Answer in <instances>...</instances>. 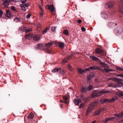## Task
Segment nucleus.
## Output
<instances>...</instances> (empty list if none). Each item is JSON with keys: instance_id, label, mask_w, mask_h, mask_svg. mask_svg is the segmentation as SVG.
Returning a JSON list of instances; mask_svg holds the SVG:
<instances>
[{"instance_id": "obj_1", "label": "nucleus", "mask_w": 123, "mask_h": 123, "mask_svg": "<svg viewBox=\"0 0 123 123\" xmlns=\"http://www.w3.org/2000/svg\"><path fill=\"white\" fill-rule=\"evenodd\" d=\"M98 103V101H95L91 102L89 105L86 111V115L88 116L90 114L94 108L97 106Z\"/></svg>"}, {"instance_id": "obj_2", "label": "nucleus", "mask_w": 123, "mask_h": 123, "mask_svg": "<svg viewBox=\"0 0 123 123\" xmlns=\"http://www.w3.org/2000/svg\"><path fill=\"white\" fill-rule=\"evenodd\" d=\"M110 92V91L108 90L99 91V90H94L92 92L91 96L92 98H95L98 96H101L102 94Z\"/></svg>"}, {"instance_id": "obj_3", "label": "nucleus", "mask_w": 123, "mask_h": 123, "mask_svg": "<svg viewBox=\"0 0 123 123\" xmlns=\"http://www.w3.org/2000/svg\"><path fill=\"white\" fill-rule=\"evenodd\" d=\"M112 14V12L111 11H110L108 12L107 13L104 12L101 13V16L102 18L105 20H107L110 18Z\"/></svg>"}, {"instance_id": "obj_4", "label": "nucleus", "mask_w": 123, "mask_h": 123, "mask_svg": "<svg viewBox=\"0 0 123 123\" xmlns=\"http://www.w3.org/2000/svg\"><path fill=\"white\" fill-rule=\"evenodd\" d=\"M34 116V114L32 113H31L29 114L28 117V118L29 119L28 121V123H37V120H34L33 122L32 120H33V117Z\"/></svg>"}, {"instance_id": "obj_5", "label": "nucleus", "mask_w": 123, "mask_h": 123, "mask_svg": "<svg viewBox=\"0 0 123 123\" xmlns=\"http://www.w3.org/2000/svg\"><path fill=\"white\" fill-rule=\"evenodd\" d=\"M114 3L113 1H109L105 4V7L107 8H111L114 7Z\"/></svg>"}, {"instance_id": "obj_6", "label": "nucleus", "mask_w": 123, "mask_h": 123, "mask_svg": "<svg viewBox=\"0 0 123 123\" xmlns=\"http://www.w3.org/2000/svg\"><path fill=\"white\" fill-rule=\"evenodd\" d=\"M56 71L58 72L59 74H60L63 75L65 73V71L64 70L62 69L61 68H54V73L56 72Z\"/></svg>"}, {"instance_id": "obj_7", "label": "nucleus", "mask_w": 123, "mask_h": 123, "mask_svg": "<svg viewBox=\"0 0 123 123\" xmlns=\"http://www.w3.org/2000/svg\"><path fill=\"white\" fill-rule=\"evenodd\" d=\"M54 43L53 42H51L50 43H46L44 44L45 48L46 49V50L48 52H49L50 49H49V47L52 46L53 45Z\"/></svg>"}, {"instance_id": "obj_8", "label": "nucleus", "mask_w": 123, "mask_h": 123, "mask_svg": "<svg viewBox=\"0 0 123 123\" xmlns=\"http://www.w3.org/2000/svg\"><path fill=\"white\" fill-rule=\"evenodd\" d=\"M45 8L50 10V12L53 13L54 11V6L53 4L46 6Z\"/></svg>"}, {"instance_id": "obj_9", "label": "nucleus", "mask_w": 123, "mask_h": 123, "mask_svg": "<svg viewBox=\"0 0 123 123\" xmlns=\"http://www.w3.org/2000/svg\"><path fill=\"white\" fill-rule=\"evenodd\" d=\"M54 44L58 46L60 48L62 49L63 48L64 46V43L62 42H61L59 43L55 42L54 43Z\"/></svg>"}, {"instance_id": "obj_10", "label": "nucleus", "mask_w": 123, "mask_h": 123, "mask_svg": "<svg viewBox=\"0 0 123 123\" xmlns=\"http://www.w3.org/2000/svg\"><path fill=\"white\" fill-rule=\"evenodd\" d=\"M118 98V97L117 96H114L112 98L108 99L109 100L108 101L109 103H113Z\"/></svg>"}, {"instance_id": "obj_11", "label": "nucleus", "mask_w": 123, "mask_h": 123, "mask_svg": "<svg viewBox=\"0 0 123 123\" xmlns=\"http://www.w3.org/2000/svg\"><path fill=\"white\" fill-rule=\"evenodd\" d=\"M119 11L122 13H123V0H121L119 7Z\"/></svg>"}, {"instance_id": "obj_12", "label": "nucleus", "mask_w": 123, "mask_h": 123, "mask_svg": "<svg viewBox=\"0 0 123 123\" xmlns=\"http://www.w3.org/2000/svg\"><path fill=\"white\" fill-rule=\"evenodd\" d=\"M5 16L8 18L11 17L12 16L11 12L8 10L6 11Z\"/></svg>"}, {"instance_id": "obj_13", "label": "nucleus", "mask_w": 123, "mask_h": 123, "mask_svg": "<svg viewBox=\"0 0 123 123\" xmlns=\"http://www.w3.org/2000/svg\"><path fill=\"white\" fill-rule=\"evenodd\" d=\"M73 101L76 105H78L79 104L81 101V100L79 98L75 99Z\"/></svg>"}, {"instance_id": "obj_14", "label": "nucleus", "mask_w": 123, "mask_h": 123, "mask_svg": "<svg viewBox=\"0 0 123 123\" xmlns=\"http://www.w3.org/2000/svg\"><path fill=\"white\" fill-rule=\"evenodd\" d=\"M86 88L87 91H91L94 88L93 86L90 84H89V86L86 87Z\"/></svg>"}, {"instance_id": "obj_15", "label": "nucleus", "mask_w": 123, "mask_h": 123, "mask_svg": "<svg viewBox=\"0 0 123 123\" xmlns=\"http://www.w3.org/2000/svg\"><path fill=\"white\" fill-rule=\"evenodd\" d=\"M96 52L98 54H101L102 53L103 54L106 53H104L103 51L101 49L99 48H97L96 49Z\"/></svg>"}, {"instance_id": "obj_16", "label": "nucleus", "mask_w": 123, "mask_h": 123, "mask_svg": "<svg viewBox=\"0 0 123 123\" xmlns=\"http://www.w3.org/2000/svg\"><path fill=\"white\" fill-rule=\"evenodd\" d=\"M95 76V74H89L87 77V79L88 80H91L92 78L94 77Z\"/></svg>"}, {"instance_id": "obj_17", "label": "nucleus", "mask_w": 123, "mask_h": 123, "mask_svg": "<svg viewBox=\"0 0 123 123\" xmlns=\"http://www.w3.org/2000/svg\"><path fill=\"white\" fill-rule=\"evenodd\" d=\"M109 100L108 99H106L105 98H102L101 99L100 101V102L104 104L106 102L107 103H109V102L108 101Z\"/></svg>"}, {"instance_id": "obj_18", "label": "nucleus", "mask_w": 123, "mask_h": 123, "mask_svg": "<svg viewBox=\"0 0 123 123\" xmlns=\"http://www.w3.org/2000/svg\"><path fill=\"white\" fill-rule=\"evenodd\" d=\"M72 56V55H70V56L68 57V58L64 59L62 61V63L63 64L67 63L68 60L71 58Z\"/></svg>"}, {"instance_id": "obj_19", "label": "nucleus", "mask_w": 123, "mask_h": 123, "mask_svg": "<svg viewBox=\"0 0 123 123\" xmlns=\"http://www.w3.org/2000/svg\"><path fill=\"white\" fill-rule=\"evenodd\" d=\"M33 39L36 41H38L40 39V37L39 35H34L33 37Z\"/></svg>"}, {"instance_id": "obj_20", "label": "nucleus", "mask_w": 123, "mask_h": 123, "mask_svg": "<svg viewBox=\"0 0 123 123\" xmlns=\"http://www.w3.org/2000/svg\"><path fill=\"white\" fill-rule=\"evenodd\" d=\"M81 92L82 93H86L87 92V90H86V87H83L81 90Z\"/></svg>"}, {"instance_id": "obj_21", "label": "nucleus", "mask_w": 123, "mask_h": 123, "mask_svg": "<svg viewBox=\"0 0 123 123\" xmlns=\"http://www.w3.org/2000/svg\"><path fill=\"white\" fill-rule=\"evenodd\" d=\"M90 58L92 60H94L95 61H99V59L98 58L94 56H91Z\"/></svg>"}, {"instance_id": "obj_22", "label": "nucleus", "mask_w": 123, "mask_h": 123, "mask_svg": "<svg viewBox=\"0 0 123 123\" xmlns=\"http://www.w3.org/2000/svg\"><path fill=\"white\" fill-rule=\"evenodd\" d=\"M32 35L31 34L26 35L25 36V38L27 39L30 40L32 38Z\"/></svg>"}, {"instance_id": "obj_23", "label": "nucleus", "mask_w": 123, "mask_h": 123, "mask_svg": "<svg viewBox=\"0 0 123 123\" xmlns=\"http://www.w3.org/2000/svg\"><path fill=\"white\" fill-rule=\"evenodd\" d=\"M99 64L100 66L104 68H106V67L107 66V64L102 62H100Z\"/></svg>"}, {"instance_id": "obj_24", "label": "nucleus", "mask_w": 123, "mask_h": 123, "mask_svg": "<svg viewBox=\"0 0 123 123\" xmlns=\"http://www.w3.org/2000/svg\"><path fill=\"white\" fill-rule=\"evenodd\" d=\"M9 2L7 0L5 1L2 4L5 7H7L9 5Z\"/></svg>"}, {"instance_id": "obj_25", "label": "nucleus", "mask_w": 123, "mask_h": 123, "mask_svg": "<svg viewBox=\"0 0 123 123\" xmlns=\"http://www.w3.org/2000/svg\"><path fill=\"white\" fill-rule=\"evenodd\" d=\"M116 30L117 31V32L119 33H121L122 32V29L121 27H118L116 28Z\"/></svg>"}, {"instance_id": "obj_26", "label": "nucleus", "mask_w": 123, "mask_h": 123, "mask_svg": "<svg viewBox=\"0 0 123 123\" xmlns=\"http://www.w3.org/2000/svg\"><path fill=\"white\" fill-rule=\"evenodd\" d=\"M116 94L117 95L120 96H123V92L120 91V92H117L116 93Z\"/></svg>"}, {"instance_id": "obj_27", "label": "nucleus", "mask_w": 123, "mask_h": 123, "mask_svg": "<svg viewBox=\"0 0 123 123\" xmlns=\"http://www.w3.org/2000/svg\"><path fill=\"white\" fill-rule=\"evenodd\" d=\"M114 115L118 118H121L123 117V115L121 114V113L117 114H114Z\"/></svg>"}, {"instance_id": "obj_28", "label": "nucleus", "mask_w": 123, "mask_h": 123, "mask_svg": "<svg viewBox=\"0 0 123 123\" xmlns=\"http://www.w3.org/2000/svg\"><path fill=\"white\" fill-rule=\"evenodd\" d=\"M90 98L89 97H86L84 98L83 100L86 103L90 100Z\"/></svg>"}, {"instance_id": "obj_29", "label": "nucleus", "mask_w": 123, "mask_h": 123, "mask_svg": "<svg viewBox=\"0 0 123 123\" xmlns=\"http://www.w3.org/2000/svg\"><path fill=\"white\" fill-rule=\"evenodd\" d=\"M101 110H97V111L95 112L94 115L95 116H98L99 115L101 112Z\"/></svg>"}, {"instance_id": "obj_30", "label": "nucleus", "mask_w": 123, "mask_h": 123, "mask_svg": "<svg viewBox=\"0 0 123 123\" xmlns=\"http://www.w3.org/2000/svg\"><path fill=\"white\" fill-rule=\"evenodd\" d=\"M98 66H95L93 67H90V69L92 70H95L96 69L98 70Z\"/></svg>"}, {"instance_id": "obj_31", "label": "nucleus", "mask_w": 123, "mask_h": 123, "mask_svg": "<svg viewBox=\"0 0 123 123\" xmlns=\"http://www.w3.org/2000/svg\"><path fill=\"white\" fill-rule=\"evenodd\" d=\"M20 6L21 7L22 10L26 11L25 7H26L24 4L21 5Z\"/></svg>"}, {"instance_id": "obj_32", "label": "nucleus", "mask_w": 123, "mask_h": 123, "mask_svg": "<svg viewBox=\"0 0 123 123\" xmlns=\"http://www.w3.org/2000/svg\"><path fill=\"white\" fill-rule=\"evenodd\" d=\"M63 33L64 34L67 35L69 34V33L68 30L66 29L63 31Z\"/></svg>"}, {"instance_id": "obj_33", "label": "nucleus", "mask_w": 123, "mask_h": 123, "mask_svg": "<svg viewBox=\"0 0 123 123\" xmlns=\"http://www.w3.org/2000/svg\"><path fill=\"white\" fill-rule=\"evenodd\" d=\"M109 80H112L115 81H119V79H118L117 78L115 77H113L112 78H111L109 79Z\"/></svg>"}, {"instance_id": "obj_34", "label": "nucleus", "mask_w": 123, "mask_h": 123, "mask_svg": "<svg viewBox=\"0 0 123 123\" xmlns=\"http://www.w3.org/2000/svg\"><path fill=\"white\" fill-rule=\"evenodd\" d=\"M37 47L38 49H40L42 48L43 45L42 43H39L37 45Z\"/></svg>"}, {"instance_id": "obj_35", "label": "nucleus", "mask_w": 123, "mask_h": 123, "mask_svg": "<svg viewBox=\"0 0 123 123\" xmlns=\"http://www.w3.org/2000/svg\"><path fill=\"white\" fill-rule=\"evenodd\" d=\"M11 9L13 11L15 12H17V11L15 7L14 6H11Z\"/></svg>"}, {"instance_id": "obj_36", "label": "nucleus", "mask_w": 123, "mask_h": 123, "mask_svg": "<svg viewBox=\"0 0 123 123\" xmlns=\"http://www.w3.org/2000/svg\"><path fill=\"white\" fill-rule=\"evenodd\" d=\"M78 70L79 71V72L80 74H82L85 72L84 70L82 69L81 68H78Z\"/></svg>"}, {"instance_id": "obj_37", "label": "nucleus", "mask_w": 123, "mask_h": 123, "mask_svg": "<svg viewBox=\"0 0 123 123\" xmlns=\"http://www.w3.org/2000/svg\"><path fill=\"white\" fill-rule=\"evenodd\" d=\"M108 86L109 87H115L116 86V85H114L111 83L109 84L108 85Z\"/></svg>"}, {"instance_id": "obj_38", "label": "nucleus", "mask_w": 123, "mask_h": 123, "mask_svg": "<svg viewBox=\"0 0 123 123\" xmlns=\"http://www.w3.org/2000/svg\"><path fill=\"white\" fill-rule=\"evenodd\" d=\"M14 21L15 22H18L19 21V19L17 17H15Z\"/></svg>"}, {"instance_id": "obj_39", "label": "nucleus", "mask_w": 123, "mask_h": 123, "mask_svg": "<svg viewBox=\"0 0 123 123\" xmlns=\"http://www.w3.org/2000/svg\"><path fill=\"white\" fill-rule=\"evenodd\" d=\"M49 29V28L47 27L43 31L42 33L43 34H44L47 33V31Z\"/></svg>"}, {"instance_id": "obj_40", "label": "nucleus", "mask_w": 123, "mask_h": 123, "mask_svg": "<svg viewBox=\"0 0 123 123\" xmlns=\"http://www.w3.org/2000/svg\"><path fill=\"white\" fill-rule=\"evenodd\" d=\"M67 67L68 69L70 71H73V68L69 64L67 66Z\"/></svg>"}, {"instance_id": "obj_41", "label": "nucleus", "mask_w": 123, "mask_h": 123, "mask_svg": "<svg viewBox=\"0 0 123 123\" xmlns=\"http://www.w3.org/2000/svg\"><path fill=\"white\" fill-rule=\"evenodd\" d=\"M116 69L120 71H123V68H120L119 67L117 66L116 67Z\"/></svg>"}, {"instance_id": "obj_42", "label": "nucleus", "mask_w": 123, "mask_h": 123, "mask_svg": "<svg viewBox=\"0 0 123 123\" xmlns=\"http://www.w3.org/2000/svg\"><path fill=\"white\" fill-rule=\"evenodd\" d=\"M108 26L110 27H112L115 25V24L113 23H110L108 24Z\"/></svg>"}, {"instance_id": "obj_43", "label": "nucleus", "mask_w": 123, "mask_h": 123, "mask_svg": "<svg viewBox=\"0 0 123 123\" xmlns=\"http://www.w3.org/2000/svg\"><path fill=\"white\" fill-rule=\"evenodd\" d=\"M109 121H111L110 120V118H106L105 119L104 123H106Z\"/></svg>"}, {"instance_id": "obj_44", "label": "nucleus", "mask_w": 123, "mask_h": 123, "mask_svg": "<svg viewBox=\"0 0 123 123\" xmlns=\"http://www.w3.org/2000/svg\"><path fill=\"white\" fill-rule=\"evenodd\" d=\"M32 31V29L31 28H30V29L26 30L25 31V32H26L27 33L29 32Z\"/></svg>"}, {"instance_id": "obj_45", "label": "nucleus", "mask_w": 123, "mask_h": 123, "mask_svg": "<svg viewBox=\"0 0 123 123\" xmlns=\"http://www.w3.org/2000/svg\"><path fill=\"white\" fill-rule=\"evenodd\" d=\"M104 70H105V71L106 72H112L113 71V70L112 69H107L106 68H104Z\"/></svg>"}, {"instance_id": "obj_46", "label": "nucleus", "mask_w": 123, "mask_h": 123, "mask_svg": "<svg viewBox=\"0 0 123 123\" xmlns=\"http://www.w3.org/2000/svg\"><path fill=\"white\" fill-rule=\"evenodd\" d=\"M98 70H100L102 72H104V71L105 70L104 69H103L102 68H100L99 66H98Z\"/></svg>"}, {"instance_id": "obj_47", "label": "nucleus", "mask_w": 123, "mask_h": 123, "mask_svg": "<svg viewBox=\"0 0 123 123\" xmlns=\"http://www.w3.org/2000/svg\"><path fill=\"white\" fill-rule=\"evenodd\" d=\"M84 105V104L83 103H82L79 106V108H82L83 107Z\"/></svg>"}, {"instance_id": "obj_48", "label": "nucleus", "mask_w": 123, "mask_h": 123, "mask_svg": "<svg viewBox=\"0 0 123 123\" xmlns=\"http://www.w3.org/2000/svg\"><path fill=\"white\" fill-rule=\"evenodd\" d=\"M43 11H42L40 13V16L41 17H43Z\"/></svg>"}, {"instance_id": "obj_49", "label": "nucleus", "mask_w": 123, "mask_h": 123, "mask_svg": "<svg viewBox=\"0 0 123 123\" xmlns=\"http://www.w3.org/2000/svg\"><path fill=\"white\" fill-rule=\"evenodd\" d=\"M37 28H41L42 26L41 24H37Z\"/></svg>"}, {"instance_id": "obj_50", "label": "nucleus", "mask_w": 123, "mask_h": 123, "mask_svg": "<svg viewBox=\"0 0 123 123\" xmlns=\"http://www.w3.org/2000/svg\"><path fill=\"white\" fill-rule=\"evenodd\" d=\"M90 67L89 68L86 69H85V70H84L85 71V73L86 71H89L90 70Z\"/></svg>"}, {"instance_id": "obj_51", "label": "nucleus", "mask_w": 123, "mask_h": 123, "mask_svg": "<svg viewBox=\"0 0 123 123\" xmlns=\"http://www.w3.org/2000/svg\"><path fill=\"white\" fill-rule=\"evenodd\" d=\"M3 12L2 11L0 10V17H1L3 14Z\"/></svg>"}, {"instance_id": "obj_52", "label": "nucleus", "mask_w": 123, "mask_h": 123, "mask_svg": "<svg viewBox=\"0 0 123 123\" xmlns=\"http://www.w3.org/2000/svg\"><path fill=\"white\" fill-rule=\"evenodd\" d=\"M31 15L30 14H29L26 16V17L28 18H30Z\"/></svg>"}, {"instance_id": "obj_53", "label": "nucleus", "mask_w": 123, "mask_h": 123, "mask_svg": "<svg viewBox=\"0 0 123 123\" xmlns=\"http://www.w3.org/2000/svg\"><path fill=\"white\" fill-rule=\"evenodd\" d=\"M25 5L26 7H27L29 6L30 4L29 3H27L26 4H24Z\"/></svg>"}, {"instance_id": "obj_54", "label": "nucleus", "mask_w": 123, "mask_h": 123, "mask_svg": "<svg viewBox=\"0 0 123 123\" xmlns=\"http://www.w3.org/2000/svg\"><path fill=\"white\" fill-rule=\"evenodd\" d=\"M63 99L65 100H68V98L66 96H64L63 97Z\"/></svg>"}, {"instance_id": "obj_55", "label": "nucleus", "mask_w": 123, "mask_h": 123, "mask_svg": "<svg viewBox=\"0 0 123 123\" xmlns=\"http://www.w3.org/2000/svg\"><path fill=\"white\" fill-rule=\"evenodd\" d=\"M21 1L23 3H25L26 2V0H21Z\"/></svg>"}, {"instance_id": "obj_56", "label": "nucleus", "mask_w": 123, "mask_h": 123, "mask_svg": "<svg viewBox=\"0 0 123 123\" xmlns=\"http://www.w3.org/2000/svg\"><path fill=\"white\" fill-rule=\"evenodd\" d=\"M81 30L83 31H86V29L83 27H82L81 28Z\"/></svg>"}, {"instance_id": "obj_57", "label": "nucleus", "mask_w": 123, "mask_h": 123, "mask_svg": "<svg viewBox=\"0 0 123 123\" xmlns=\"http://www.w3.org/2000/svg\"><path fill=\"white\" fill-rule=\"evenodd\" d=\"M41 28H37V30L38 31H39L41 30Z\"/></svg>"}, {"instance_id": "obj_58", "label": "nucleus", "mask_w": 123, "mask_h": 123, "mask_svg": "<svg viewBox=\"0 0 123 123\" xmlns=\"http://www.w3.org/2000/svg\"><path fill=\"white\" fill-rule=\"evenodd\" d=\"M81 22V20L80 19L78 21V23L79 24H80Z\"/></svg>"}, {"instance_id": "obj_59", "label": "nucleus", "mask_w": 123, "mask_h": 123, "mask_svg": "<svg viewBox=\"0 0 123 123\" xmlns=\"http://www.w3.org/2000/svg\"><path fill=\"white\" fill-rule=\"evenodd\" d=\"M115 118L114 117H112V118H110V120L111 121H113L114 120V119Z\"/></svg>"}, {"instance_id": "obj_60", "label": "nucleus", "mask_w": 123, "mask_h": 123, "mask_svg": "<svg viewBox=\"0 0 123 123\" xmlns=\"http://www.w3.org/2000/svg\"><path fill=\"white\" fill-rule=\"evenodd\" d=\"M38 7H39V8L41 10V11H43V10L42 9V7H41V6L40 5H39V6H38Z\"/></svg>"}, {"instance_id": "obj_61", "label": "nucleus", "mask_w": 123, "mask_h": 123, "mask_svg": "<svg viewBox=\"0 0 123 123\" xmlns=\"http://www.w3.org/2000/svg\"><path fill=\"white\" fill-rule=\"evenodd\" d=\"M109 66L107 65V66L106 67V69H109Z\"/></svg>"}, {"instance_id": "obj_62", "label": "nucleus", "mask_w": 123, "mask_h": 123, "mask_svg": "<svg viewBox=\"0 0 123 123\" xmlns=\"http://www.w3.org/2000/svg\"><path fill=\"white\" fill-rule=\"evenodd\" d=\"M67 100H65L64 101V103L65 104H67L68 103V102L67 101Z\"/></svg>"}, {"instance_id": "obj_63", "label": "nucleus", "mask_w": 123, "mask_h": 123, "mask_svg": "<svg viewBox=\"0 0 123 123\" xmlns=\"http://www.w3.org/2000/svg\"><path fill=\"white\" fill-rule=\"evenodd\" d=\"M118 76L121 77L122 78H123V75L119 74L118 75Z\"/></svg>"}, {"instance_id": "obj_64", "label": "nucleus", "mask_w": 123, "mask_h": 123, "mask_svg": "<svg viewBox=\"0 0 123 123\" xmlns=\"http://www.w3.org/2000/svg\"><path fill=\"white\" fill-rule=\"evenodd\" d=\"M60 107H61V108H62L63 106V105L62 104H60Z\"/></svg>"}]
</instances>
